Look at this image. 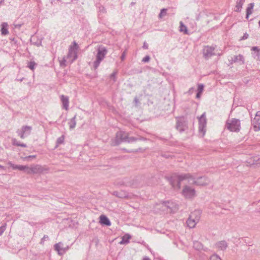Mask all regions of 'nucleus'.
<instances>
[{
  "mask_svg": "<svg viewBox=\"0 0 260 260\" xmlns=\"http://www.w3.org/2000/svg\"><path fill=\"white\" fill-rule=\"evenodd\" d=\"M60 100L62 105V108L66 110H68L69 106V98L68 96L61 95Z\"/></svg>",
  "mask_w": 260,
  "mask_h": 260,
  "instance_id": "12",
  "label": "nucleus"
},
{
  "mask_svg": "<svg viewBox=\"0 0 260 260\" xmlns=\"http://www.w3.org/2000/svg\"><path fill=\"white\" fill-rule=\"evenodd\" d=\"M143 260H150V259L148 257H145L143 258Z\"/></svg>",
  "mask_w": 260,
  "mask_h": 260,
  "instance_id": "53",
  "label": "nucleus"
},
{
  "mask_svg": "<svg viewBox=\"0 0 260 260\" xmlns=\"http://www.w3.org/2000/svg\"><path fill=\"white\" fill-rule=\"evenodd\" d=\"M167 9H165V8L162 9L160 11L159 14V16H158L159 18H162L164 16H166L167 15Z\"/></svg>",
  "mask_w": 260,
  "mask_h": 260,
  "instance_id": "31",
  "label": "nucleus"
},
{
  "mask_svg": "<svg viewBox=\"0 0 260 260\" xmlns=\"http://www.w3.org/2000/svg\"><path fill=\"white\" fill-rule=\"evenodd\" d=\"M8 24L7 22H3L1 24V34L3 36H6L9 34V31L8 29Z\"/></svg>",
  "mask_w": 260,
  "mask_h": 260,
  "instance_id": "17",
  "label": "nucleus"
},
{
  "mask_svg": "<svg viewBox=\"0 0 260 260\" xmlns=\"http://www.w3.org/2000/svg\"><path fill=\"white\" fill-rule=\"evenodd\" d=\"M242 5H243V2H242V1H238L236 3V6L235 11L240 12L241 10Z\"/></svg>",
  "mask_w": 260,
  "mask_h": 260,
  "instance_id": "27",
  "label": "nucleus"
},
{
  "mask_svg": "<svg viewBox=\"0 0 260 260\" xmlns=\"http://www.w3.org/2000/svg\"><path fill=\"white\" fill-rule=\"evenodd\" d=\"M204 86L202 84H198V89H197V93L196 95V98L197 99H200L201 98V94L204 90Z\"/></svg>",
  "mask_w": 260,
  "mask_h": 260,
  "instance_id": "20",
  "label": "nucleus"
},
{
  "mask_svg": "<svg viewBox=\"0 0 260 260\" xmlns=\"http://www.w3.org/2000/svg\"><path fill=\"white\" fill-rule=\"evenodd\" d=\"M125 57V52H123L121 56V59L122 60H123Z\"/></svg>",
  "mask_w": 260,
  "mask_h": 260,
  "instance_id": "43",
  "label": "nucleus"
},
{
  "mask_svg": "<svg viewBox=\"0 0 260 260\" xmlns=\"http://www.w3.org/2000/svg\"><path fill=\"white\" fill-rule=\"evenodd\" d=\"M176 128L180 132H182L187 128V125L185 122L178 121L176 124Z\"/></svg>",
  "mask_w": 260,
  "mask_h": 260,
  "instance_id": "15",
  "label": "nucleus"
},
{
  "mask_svg": "<svg viewBox=\"0 0 260 260\" xmlns=\"http://www.w3.org/2000/svg\"><path fill=\"white\" fill-rule=\"evenodd\" d=\"M199 119V131L203 137L206 133V127L207 125V119L206 118V112H204L202 115L198 117Z\"/></svg>",
  "mask_w": 260,
  "mask_h": 260,
  "instance_id": "7",
  "label": "nucleus"
},
{
  "mask_svg": "<svg viewBox=\"0 0 260 260\" xmlns=\"http://www.w3.org/2000/svg\"><path fill=\"white\" fill-rule=\"evenodd\" d=\"M159 205L161 206L162 210L170 213L175 212L178 209L177 204L173 201L163 202Z\"/></svg>",
  "mask_w": 260,
  "mask_h": 260,
  "instance_id": "6",
  "label": "nucleus"
},
{
  "mask_svg": "<svg viewBox=\"0 0 260 260\" xmlns=\"http://www.w3.org/2000/svg\"><path fill=\"white\" fill-rule=\"evenodd\" d=\"M254 7V4L253 3H250L248 7L246 9V18L248 19L249 17V15H250L252 13V10L253 9Z\"/></svg>",
  "mask_w": 260,
  "mask_h": 260,
  "instance_id": "23",
  "label": "nucleus"
},
{
  "mask_svg": "<svg viewBox=\"0 0 260 260\" xmlns=\"http://www.w3.org/2000/svg\"><path fill=\"white\" fill-rule=\"evenodd\" d=\"M187 180L190 184L197 185H206L209 184V180L205 176L196 178L190 174H183L181 175H174L170 178V182L174 188L180 189L181 182Z\"/></svg>",
  "mask_w": 260,
  "mask_h": 260,
  "instance_id": "1",
  "label": "nucleus"
},
{
  "mask_svg": "<svg viewBox=\"0 0 260 260\" xmlns=\"http://www.w3.org/2000/svg\"><path fill=\"white\" fill-rule=\"evenodd\" d=\"M76 115H75L74 117H73L72 118H71L70 120V121L68 123V124L69 125L70 129H73L76 126Z\"/></svg>",
  "mask_w": 260,
  "mask_h": 260,
  "instance_id": "24",
  "label": "nucleus"
},
{
  "mask_svg": "<svg viewBox=\"0 0 260 260\" xmlns=\"http://www.w3.org/2000/svg\"><path fill=\"white\" fill-rule=\"evenodd\" d=\"M210 260H221V259L217 255L213 254L210 257Z\"/></svg>",
  "mask_w": 260,
  "mask_h": 260,
  "instance_id": "33",
  "label": "nucleus"
},
{
  "mask_svg": "<svg viewBox=\"0 0 260 260\" xmlns=\"http://www.w3.org/2000/svg\"><path fill=\"white\" fill-rule=\"evenodd\" d=\"M131 238V236L128 234L124 235L121 241L119 242L120 244H127L129 243V240Z\"/></svg>",
  "mask_w": 260,
  "mask_h": 260,
  "instance_id": "25",
  "label": "nucleus"
},
{
  "mask_svg": "<svg viewBox=\"0 0 260 260\" xmlns=\"http://www.w3.org/2000/svg\"><path fill=\"white\" fill-rule=\"evenodd\" d=\"M193 247L198 249V250H199L200 249H201L202 248V244L198 242H194V244H193Z\"/></svg>",
  "mask_w": 260,
  "mask_h": 260,
  "instance_id": "32",
  "label": "nucleus"
},
{
  "mask_svg": "<svg viewBox=\"0 0 260 260\" xmlns=\"http://www.w3.org/2000/svg\"><path fill=\"white\" fill-rule=\"evenodd\" d=\"M127 152H133V151H127Z\"/></svg>",
  "mask_w": 260,
  "mask_h": 260,
  "instance_id": "59",
  "label": "nucleus"
},
{
  "mask_svg": "<svg viewBox=\"0 0 260 260\" xmlns=\"http://www.w3.org/2000/svg\"><path fill=\"white\" fill-rule=\"evenodd\" d=\"M20 146L22 147H26V145L25 144H24V143H21L20 144Z\"/></svg>",
  "mask_w": 260,
  "mask_h": 260,
  "instance_id": "50",
  "label": "nucleus"
},
{
  "mask_svg": "<svg viewBox=\"0 0 260 260\" xmlns=\"http://www.w3.org/2000/svg\"><path fill=\"white\" fill-rule=\"evenodd\" d=\"M36 65L37 64L35 61H30L28 63L27 67L31 70L34 71Z\"/></svg>",
  "mask_w": 260,
  "mask_h": 260,
  "instance_id": "29",
  "label": "nucleus"
},
{
  "mask_svg": "<svg viewBox=\"0 0 260 260\" xmlns=\"http://www.w3.org/2000/svg\"><path fill=\"white\" fill-rule=\"evenodd\" d=\"M116 74H117L116 72H114L110 75L111 79L113 80L114 82H115L116 81Z\"/></svg>",
  "mask_w": 260,
  "mask_h": 260,
  "instance_id": "35",
  "label": "nucleus"
},
{
  "mask_svg": "<svg viewBox=\"0 0 260 260\" xmlns=\"http://www.w3.org/2000/svg\"><path fill=\"white\" fill-rule=\"evenodd\" d=\"M64 136H61V137L58 138L57 139V141H56L57 146L61 144H62L64 142Z\"/></svg>",
  "mask_w": 260,
  "mask_h": 260,
  "instance_id": "30",
  "label": "nucleus"
},
{
  "mask_svg": "<svg viewBox=\"0 0 260 260\" xmlns=\"http://www.w3.org/2000/svg\"><path fill=\"white\" fill-rule=\"evenodd\" d=\"M0 169H4V167L0 165Z\"/></svg>",
  "mask_w": 260,
  "mask_h": 260,
  "instance_id": "55",
  "label": "nucleus"
},
{
  "mask_svg": "<svg viewBox=\"0 0 260 260\" xmlns=\"http://www.w3.org/2000/svg\"><path fill=\"white\" fill-rule=\"evenodd\" d=\"M63 244L61 242L56 243L54 245V249L58 252V254L62 255L66 252L65 249L61 247Z\"/></svg>",
  "mask_w": 260,
  "mask_h": 260,
  "instance_id": "16",
  "label": "nucleus"
},
{
  "mask_svg": "<svg viewBox=\"0 0 260 260\" xmlns=\"http://www.w3.org/2000/svg\"><path fill=\"white\" fill-rule=\"evenodd\" d=\"M200 214L201 212L200 211H194L191 213L186 221V224L189 228H193L195 226L197 223L200 220Z\"/></svg>",
  "mask_w": 260,
  "mask_h": 260,
  "instance_id": "5",
  "label": "nucleus"
},
{
  "mask_svg": "<svg viewBox=\"0 0 260 260\" xmlns=\"http://www.w3.org/2000/svg\"><path fill=\"white\" fill-rule=\"evenodd\" d=\"M225 127L228 126V120L226 121L225 122Z\"/></svg>",
  "mask_w": 260,
  "mask_h": 260,
  "instance_id": "56",
  "label": "nucleus"
},
{
  "mask_svg": "<svg viewBox=\"0 0 260 260\" xmlns=\"http://www.w3.org/2000/svg\"><path fill=\"white\" fill-rule=\"evenodd\" d=\"M203 53L204 57L208 59L212 56L216 54L215 48L211 46H205L203 49Z\"/></svg>",
  "mask_w": 260,
  "mask_h": 260,
  "instance_id": "11",
  "label": "nucleus"
},
{
  "mask_svg": "<svg viewBox=\"0 0 260 260\" xmlns=\"http://www.w3.org/2000/svg\"><path fill=\"white\" fill-rule=\"evenodd\" d=\"M36 155H29L28 156H26L25 157V159H28L29 158H36Z\"/></svg>",
  "mask_w": 260,
  "mask_h": 260,
  "instance_id": "42",
  "label": "nucleus"
},
{
  "mask_svg": "<svg viewBox=\"0 0 260 260\" xmlns=\"http://www.w3.org/2000/svg\"><path fill=\"white\" fill-rule=\"evenodd\" d=\"M251 50H253V51H257L258 50V48L257 47H253L251 49Z\"/></svg>",
  "mask_w": 260,
  "mask_h": 260,
  "instance_id": "48",
  "label": "nucleus"
},
{
  "mask_svg": "<svg viewBox=\"0 0 260 260\" xmlns=\"http://www.w3.org/2000/svg\"><path fill=\"white\" fill-rule=\"evenodd\" d=\"M4 1V0H0V6L1 5V4H2V3H3Z\"/></svg>",
  "mask_w": 260,
  "mask_h": 260,
  "instance_id": "54",
  "label": "nucleus"
},
{
  "mask_svg": "<svg viewBox=\"0 0 260 260\" xmlns=\"http://www.w3.org/2000/svg\"><path fill=\"white\" fill-rule=\"evenodd\" d=\"M135 4V3H134V2H132L131 4V5H134Z\"/></svg>",
  "mask_w": 260,
  "mask_h": 260,
  "instance_id": "57",
  "label": "nucleus"
},
{
  "mask_svg": "<svg viewBox=\"0 0 260 260\" xmlns=\"http://www.w3.org/2000/svg\"><path fill=\"white\" fill-rule=\"evenodd\" d=\"M254 117H256V118L259 117V118H260V111H258V112H256Z\"/></svg>",
  "mask_w": 260,
  "mask_h": 260,
  "instance_id": "45",
  "label": "nucleus"
},
{
  "mask_svg": "<svg viewBox=\"0 0 260 260\" xmlns=\"http://www.w3.org/2000/svg\"><path fill=\"white\" fill-rule=\"evenodd\" d=\"M74 44L75 45V47H76V49L77 50V49H78L77 44L75 42H74Z\"/></svg>",
  "mask_w": 260,
  "mask_h": 260,
  "instance_id": "51",
  "label": "nucleus"
},
{
  "mask_svg": "<svg viewBox=\"0 0 260 260\" xmlns=\"http://www.w3.org/2000/svg\"><path fill=\"white\" fill-rule=\"evenodd\" d=\"M138 140L137 138L131 137H129L127 133L123 131H119L116 133L114 145H118L121 142L132 143Z\"/></svg>",
  "mask_w": 260,
  "mask_h": 260,
  "instance_id": "2",
  "label": "nucleus"
},
{
  "mask_svg": "<svg viewBox=\"0 0 260 260\" xmlns=\"http://www.w3.org/2000/svg\"><path fill=\"white\" fill-rule=\"evenodd\" d=\"M113 194L119 198H125L127 197V193L122 190L120 191H114L113 192Z\"/></svg>",
  "mask_w": 260,
  "mask_h": 260,
  "instance_id": "19",
  "label": "nucleus"
},
{
  "mask_svg": "<svg viewBox=\"0 0 260 260\" xmlns=\"http://www.w3.org/2000/svg\"><path fill=\"white\" fill-rule=\"evenodd\" d=\"M150 56L148 55H147L143 58L142 61H143L144 62H148L150 60Z\"/></svg>",
  "mask_w": 260,
  "mask_h": 260,
  "instance_id": "38",
  "label": "nucleus"
},
{
  "mask_svg": "<svg viewBox=\"0 0 260 260\" xmlns=\"http://www.w3.org/2000/svg\"><path fill=\"white\" fill-rule=\"evenodd\" d=\"M180 29L181 32H183L185 34H188L187 27L183 24L182 21L180 22Z\"/></svg>",
  "mask_w": 260,
  "mask_h": 260,
  "instance_id": "26",
  "label": "nucleus"
},
{
  "mask_svg": "<svg viewBox=\"0 0 260 260\" xmlns=\"http://www.w3.org/2000/svg\"><path fill=\"white\" fill-rule=\"evenodd\" d=\"M216 247L220 250L225 249L227 246L226 242L225 241L218 242L216 244Z\"/></svg>",
  "mask_w": 260,
  "mask_h": 260,
  "instance_id": "22",
  "label": "nucleus"
},
{
  "mask_svg": "<svg viewBox=\"0 0 260 260\" xmlns=\"http://www.w3.org/2000/svg\"><path fill=\"white\" fill-rule=\"evenodd\" d=\"M15 26L16 28H20L21 26V24H16Z\"/></svg>",
  "mask_w": 260,
  "mask_h": 260,
  "instance_id": "52",
  "label": "nucleus"
},
{
  "mask_svg": "<svg viewBox=\"0 0 260 260\" xmlns=\"http://www.w3.org/2000/svg\"><path fill=\"white\" fill-rule=\"evenodd\" d=\"M258 24H259V26H260V20H259V22H258Z\"/></svg>",
  "mask_w": 260,
  "mask_h": 260,
  "instance_id": "60",
  "label": "nucleus"
},
{
  "mask_svg": "<svg viewBox=\"0 0 260 260\" xmlns=\"http://www.w3.org/2000/svg\"><path fill=\"white\" fill-rule=\"evenodd\" d=\"M8 165L12 167L13 170H19L20 171H23L24 169L23 166L14 165L11 161H9L8 162Z\"/></svg>",
  "mask_w": 260,
  "mask_h": 260,
  "instance_id": "21",
  "label": "nucleus"
},
{
  "mask_svg": "<svg viewBox=\"0 0 260 260\" xmlns=\"http://www.w3.org/2000/svg\"><path fill=\"white\" fill-rule=\"evenodd\" d=\"M134 102H135V103H136V104H138V103L139 102V100H138V99L137 97H136V98L134 99Z\"/></svg>",
  "mask_w": 260,
  "mask_h": 260,
  "instance_id": "47",
  "label": "nucleus"
},
{
  "mask_svg": "<svg viewBox=\"0 0 260 260\" xmlns=\"http://www.w3.org/2000/svg\"><path fill=\"white\" fill-rule=\"evenodd\" d=\"M6 230V225H3L0 227V236H1Z\"/></svg>",
  "mask_w": 260,
  "mask_h": 260,
  "instance_id": "36",
  "label": "nucleus"
},
{
  "mask_svg": "<svg viewBox=\"0 0 260 260\" xmlns=\"http://www.w3.org/2000/svg\"><path fill=\"white\" fill-rule=\"evenodd\" d=\"M143 48L144 49H147L148 48V45L147 43H146V42L144 43Z\"/></svg>",
  "mask_w": 260,
  "mask_h": 260,
  "instance_id": "41",
  "label": "nucleus"
},
{
  "mask_svg": "<svg viewBox=\"0 0 260 260\" xmlns=\"http://www.w3.org/2000/svg\"><path fill=\"white\" fill-rule=\"evenodd\" d=\"M251 124L255 131H258L260 129V118L254 117L251 120Z\"/></svg>",
  "mask_w": 260,
  "mask_h": 260,
  "instance_id": "13",
  "label": "nucleus"
},
{
  "mask_svg": "<svg viewBox=\"0 0 260 260\" xmlns=\"http://www.w3.org/2000/svg\"><path fill=\"white\" fill-rule=\"evenodd\" d=\"M182 193L183 196L187 199H191L196 196L194 189L187 185L184 187Z\"/></svg>",
  "mask_w": 260,
  "mask_h": 260,
  "instance_id": "9",
  "label": "nucleus"
},
{
  "mask_svg": "<svg viewBox=\"0 0 260 260\" xmlns=\"http://www.w3.org/2000/svg\"><path fill=\"white\" fill-rule=\"evenodd\" d=\"M100 223L103 225L109 226L111 225V222L109 219L105 215H101L100 217Z\"/></svg>",
  "mask_w": 260,
  "mask_h": 260,
  "instance_id": "18",
  "label": "nucleus"
},
{
  "mask_svg": "<svg viewBox=\"0 0 260 260\" xmlns=\"http://www.w3.org/2000/svg\"><path fill=\"white\" fill-rule=\"evenodd\" d=\"M23 167H24V169L23 171H24L28 174H41L48 171V169L40 165H32L30 167L27 166H23Z\"/></svg>",
  "mask_w": 260,
  "mask_h": 260,
  "instance_id": "4",
  "label": "nucleus"
},
{
  "mask_svg": "<svg viewBox=\"0 0 260 260\" xmlns=\"http://www.w3.org/2000/svg\"><path fill=\"white\" fill-rule=\"evenodd\" d=\"M231 240L235 244H237L238 243H239L240 238H239V236L238 234V233H235V235L232 237Z\"/></svg>",
  "mask_w": 260,
  "mask_h": 260,
  "instance_id": "28",
  "label": "nucleus"
},
{
  "mask_svg": "<svg viewBox=\"0 0 260 260\" xmlns=\"http://www.w3.org/2000/svg\"><path fill=\"white\" fill-rule=\"evenodd\" d=\"M32 127L30 126H23L21 129H18L16 132L18 135L21 138L24 139L31 133Z\"/></svg>",
  "mask_w": 260,
  "mask_h": 260,
  "instance_id": "10",
  "label": "nucleus"
},
{
  "mask_svg": "<svg viewBox=\"0 0 260 260\" xmlns=\"http://www.w3.org/2000/svg\"><path fill=\"white\" fill-rule=\"evenodd\" d=\"M12 144L13 145L20 146L21 143L20 142L18 141L16 139H13L12 140Z\"/></svg>",
  "mask_w": 260,
  "mask_h": 260,
  "instance_id": "34",
  "label": "nucleus"
},
{
  "mask_svg": "<svg viewBox=\"0 0 260 260\" xmlns=\"http://www.w3.org/2000/svg\"><path fill=\"white\" fill-rule=\"evenodd\" d=\"M193 89L194 88L193 87L190 88L188 90V92L191 93Z\"/></svg>",
  "mask_w": 260,
  "mask_h": 260,
  "instance_id": "49",
  "label": "nucleus"
},
{
  "mask_svg": "<svg viewBox=\"0 0 260 260\" xmlns=\"http://www.w3.org/2000/svg\"><path fill=\"white\" fill-rule=\"evenodd\" d=\"M23 79H24V78H22L20 79L19 80V81H20V82H22V81H23Z\"/></svg>",
  "mask_w": 260,
  "mask_h": 260,
  "instance_id": "58",
  "label": "nucleus"
},
{
  "mask_svg": "<svg viewBox=\"0 0 260 260\" xmlns=\"http://www.w3.org/2000/svg\"><path fill=\"white\" fill-rule=\"evenodd\" d=\"M71 49H72V48H71V49H70V51H69V55H70V54H72V53H73V54H74V56H74V59H76V58H77V52H75V51H73V50H72Z\"/></svg>",
  "mask_w": 260,
  "mask_h": 260,
  "instance_id": "37",
  "label": "nucleus"
},
{
  "mask_svg": "<svg viewBox=\"0 0 260 260\" xmlns=\"http://www.w3.org/2000/svg\"><path fill=\"white\" fill-rule=\"evenodd\" d=\"M248 37V35L247 34H245L242 38V39L245 40L247 39Z\"/></svg>",
  "mask_w": 260,
  "mask_h": 260,
  "instance_id": "44",
  "label": "nucleus"
},
{
  "mask_svg": "<svg viewBox=\"0 0 260 260\" xmlns=\"http://www.w3.org/2000/svg\"><path fill=\"white\" fill-rule=\"evenodd\" d=\"M241 129V122L239 119H232L229 122V131L232 132L238 133Z\"/></svg>",
  "mask_w": 260,
  "mask_h": 260,
  "instance_id": "8",
  "label": "nucleus"
},
{
  "mask_svg": "<svg viewBox=\"0 0 260 260\" xmlns=\"http://www.w3.org/2000/svg\"><path fill=\"white\" fill-rule=\"evenodd\" d=\"M232 63L237 62L240 64H243L244 63V58L243 55L239 54V55L235 56L231 60Z\"/></svg>",
  "mask_w": 260,
  "mask_h": 260,
  "instance_id": "14",
  "label": "nucleus"
},
{
  "mask_svg": "<svg viewBox=\"0 0 260 260\" xmlns=\"http://www.w3.org/2000/svg\"><path fill=\"white\" fill-rule=\"evenodd\" d=\"M99 10H100V12H101V13H105V12H106V9H105V8L104 7H103V6H101V7H100L99 8Z\"/></svg>",
  "mask_w": 260,
  "mask_h": 260,
  "instance_id": "40",
  "label": "nucleus"
},
{
  "mask_svg": "<svg viewBox=\"0 0 260 260\" xmlns=\"http://www.w3.org/2000/svg\"><path fill=\"white\" fill-rule=\"evenodd\" d=\"M66 60L63 58V59L60 62V66H63L65 64Z\"/></svg>",
  "mask_w": 260,
  "mask_h": 260,
  "instance_id": "46",
  "label": "nucleus"
},
{
  "mask_svg": "<svg viewBox=\"0 0 260 260\" xmlns=\"http://www.w3.org/2000/svg\"><path fill=\"white\" fill-rule=\"evenodd\" d=\"M49 237L47 235H45L41 239V243L42 244L45 241L48 240Z\"/></svg>",
  "mask_w": 260,
  "mask_h": 260,
  "instance_id": "39",
  "label": "nucleus"
},
{
  "mask_svg": "<svg viewBox=\"0 0 260 260\" xmlns=\"http://www.w3.org/2000/svg\"><path fill=\"white\" fill-rule=\"evenodd\" d=\"M108 50L105 47L103 46H99L97 49V54L96 55V59L93 63V66L94 70H96L101 61L104 59L106 55L107 54Z\"/></svg>",
  "mask_w": 260,
  "mask_h": 260,
  "instance_id": "3",
  "label": "nucleus"
}]
</instances>
